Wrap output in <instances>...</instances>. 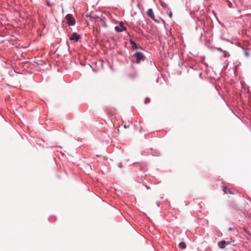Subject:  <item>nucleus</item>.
Instances as JSON below:
<instances>
[{"instance_id": "obj_1", "label": "nucleus", "mask_w": 251, "mask_h": 251, "mask_svg": "<svg viewBox=\"0 0 251 251\" xmlns=\"http://www.w3.org/2000/svg\"><path fill=\"white\" fill-rule=\"evenodd\" d=\"M130 61L133 64H140L141 62L144 61L146 59L145 54L140 51H136L129 56Z\"/></svg>"}, {"instance_id": "obj_2", "label": "nucleus", "mask_w": 251, "mask_h": 251, "mask_svg": "<svg viewBox=\"0 0 251 251\" xmlns=\"http://www.w3.org/2000/svg\"><path fill=\"white\" fill-rule=\"evenodd\" d=\"M65 20L69 26H73L75 24V20L72 14H68L65 16Z\"/></svg>"}, {"instance_id": "obj_3", "label": "nucleus", "mask_w": 251, "mask_h": 251, "mask_svg": "<svg viewBox=\"0 0 251 251\" xmlns=\"http://www.w3.org/2000/svg\"><path fill=\"white\" fill-rule=\"evenodd\" d=\"M114 29L117 32L119 33L126 31L127 28L124 25V22L121 21L119 22V25H118L115 26Z\"/></svg>"}, {"instance_id": "obj_4", "label": "nucleus", "mask_w": 251, "mask_h": 251, "mask_svg": "<svg viewBox=\"0 0 251 251\" xmlns=\"http://www.w3.org/2000/svg\"><path fill=\"white\" fill-rule=\"evenodd\" d=\"M81 36L77 32H74L69 37V39L74 43L77 42L80 39H81Z\"/></svg>"}, {"instance_id": "obj_5", "label": "nucleus", "mask_w": 251, "mask_h": 251, "mask_svg": "<svg viewBox=\"0 0 251 251\" xmlns=\"http://www.w3.org/2000/svg\"><path fill=\"white\" fill-rule=\"evenodd\" d=\"M129 43L131 45V49L132 50L143 49V48L140 45H137L132 39H129Z\"/></svg>"}, {"instance_id": "obj_6", "label": "nucleus", "mask_w": 251, "mask_h": 251, "mask_svg": "<svg viewBox=\"0 0 251 251\" xmlns=\"http://www.w3.org/2000/svg\"><path fill=\"white\" fill-rule=\"evenodd\" d=\"M93 18L95 19L96 17H93ZM97 18L99 19L98 22L100 23L101 25L103 26L104 27H107V25L105 22L106 17L104 15L101 14L100 17L97 16Z\"/></svg>"}, {"instance_id": "obj_7", "label": "nucleus", "mask_w": 251, "mask_h": 251, "mask_svg": "<svg viewBox=\"0 0 251 251\" xmlns=\"http://www.w3.org/2000/svg\"><path fill=\"white\" fill-rule=\"evenodd\" d=\"M228 245H229V242L225 240H222L218 243V247L222 249H224Z\"/></svg>"}, {"instance_id": "obj_8", "label": "nucleus", "mask_w": 251, "mask_h": 251, "mask_svg": "<svg viewBox=\"0 0 251 251\" xmlns=\"http://www.w3.org/2000/svg\"><path fill=\"white\" fill-rule=\"evenodd\" d=\"M159 2L163 9L168 10L169 9L168 5L164 1L162 0H159Z\"/></svg>"}, {"instance_id": "obj_9", "label": "nucleus", "mask_w": 251, "mask_h": 251, "mask_svg": "<svg viewBox=\"0 0 251 251\" xmlns=\"http://www.w3.org/2000/svg\"><path fill=\"white\" fill-rule=\"evenodd\" d=\"M147 15L151 18H154V13L151 8H149L147 12Z\"/></svg>"}, {"instance_id": "obj_10", "label": "nucleus", "mask_w": 251, "mask_h": 251, "mask_svg": "<svg viewBox=\"0 0 251 251\" xmlns=\"http://www.w3.org/2000/svg\"><path fill=\"white\" fill-rule=\"evenodd\" d=\"M178 246L181 249H185L186 248V244L184 242H181L179 243Z\"/></svg>"}, {"instance_id": "obj_11", "label": "nucleus", "mask_w": 251, "mask_h": 251, "mask_svg": "<svg viewBox=\"0 0 251 251\" xmlns=\"http://www.w3.org/2000/svg\"><path fill=\"white\" fill-rule=\"evenodd\" d=\"M223 191L226 194H233L231 190H230L228 188H227L226 187H224Z\"/></svg>"}, {"instance_id": "obj_12", "label": "nucleus", "mask_w": 251, "mask_h": 251, "mask_svg": "<svg viewBox=\"0 0 251 251\" xmlns=\"http://www.w3.org/2000/svg\"><path fill=\"white\" fill-rule=\"evenodd\" d=\"M224 54L223 55V57L224 58H227L230 56V54L226 50H224Z\"/></svg>"}, {"instance_id": "obj_13", "label": "nucleus", "mask_w": 251, "mask_h": 251, "mask_svg": "<svg viewBox=\"0 0 251 251\" xmlns=\"http://www.w3.org/2000/svg\"><path fill=\"white\" fill-rule=\"evenodd\" d=\"M56 217H55L54 216H50L49 218V221L50 222H52L53 221H55L56 220Z\"/></svg>"}, {"instance_id": "obj_14", "label": "nucleus", "mask_w": 251, "mask_h": 251, "mask_svg": "<svg viewBox=\"0 0 251 251\" xmlns=\"http://www.w3.org/2000/svg\"><path fill=\"white\" fill-rule=\"evenodd\" d=\"M244 53L245 55L247 57H249L250 56V53L247 50L244 49Z\"/></svg>"}, {"instance_id": "obj_15", "label": "nucleus", "mask_w": 251, "mask_h": 251, "mask_svg": "<svg viewBox=\"0 0 251 251\" xmlns=\"http://www.w3.org/2000/svg\"><path fill=\"white\" fill-rule=\"evenodd\" d=\"M167 13H168V15H169V17L171 18L172 17V16H173V13H172V12L170 10V9H169V10L168 9V10H167Z\"/></svg>"}, {"instance_id": "obj_16", "label": "nucleus", "mask_w": 251, "mask_h": 251, "mask_svg": "<svg viewBox=\"0 0 251 251\" xmlns=\"http://www.w3.org/2000/svg\"><path fill=\"white\" fill-rule=\"evenodd\" d=\"M150 101H151L150 99L148 97H147L145 100L144 102L145 104H147L148 103L150 102Z\"/></svg>"}, {"instance_id": "obj_17", "label": "nucleus", "mask_w": 251, "mask_h": 251, "mask_svg": "<svg viewBox=\"0 0 251 251\" xmlns=\"http://www.w3.org/2000/svg\"><path fill=\"white\" fill-rule=\"evenodd\" d=\"M212 13L214 15V16H215V17L216 18V20L218 21V22L219 23H220V21L217 16V14H216V12L212 10Z\"/></svg>"}, {"instance_id": "obj_18", "label": "nucleus", "mask_w": 251, "mask_h": 251, "mask_svg": "<svg viewBox=\"0 0 251 251\" xmlns=\"http://www.w3.org/2000/svg\"><path fill=\"white\" fill-rule=\"evenodd\" d=\"M199 11V9L194 11V12H192L190 11V14L191 16V17H193V15L195 14L196 12H197Z\"/></svg>"}, {"instance_id": "obj_19", "label": "nucleus", "mask_w": 251, "mask_h": 251, "mask_svg": "<svg viewBox=\"0 0 251 251\" xmlns=\"http://www.w3.org/2000/svg\"><path fill=\"white\" fill-rule=\"evenodd\" d=\"M226 2H228V5L229 7H231L232 6V3L229 0H225Z\"/></svg>"}, {"instance_id": "obj_20", "label": "nucleus", "mask_w": 251, "mask_h": 251, "mask_svg": "<svg viewBox=\"0 0 251 251\" xmlns=\"http://www.w3.org/2000/svg\"><path fill=\"white\" fill-rule=\"evenodd\" d=\"M244 231H245V232L248 234L249 235H250V236H251V233L250 231H249L248 230H247V229H244Z\"/></svg>"}, {"instance_id": "obj_21", "label": "nucleus", "mask_w": 251, "mask_h": 251, "mask_svg": "<svg viewBox=\"0 0 251 251\" xmlns=\"http://www.w3.org/2000/svg\"><path fill=\"white\" fill-rule=\"evenodd\" d=\"M140 169L142 170H145L146 169H145V164H143L141 165V169Z\"/></svg>"}, {"instance_id": "obj_22", "label": "nucleus", "mask_w": 251, "mask_h": 251, "mask_svg": "<svg viewBox=\"0 0 251 251\" xmlns=\"http://www.w3.org/2000/svg\"><path fill=\"white\" fill-rule=\"evenodd\" d=\"M151 19L157 23H159V21L157 19H156L154 16V18H151Z\"/></svg>"}, {"instance_id": "obj_23", "label": "nucleus", "mask_w": 251, "mask_h": 251, "mask_svg": "<svg viewBox=\"0 0 251 251\" xmlns=\"http://www.w3.org/2000/svg\"><path fill=\"white\" fill-rule=\"evenodd\" d=\"M216 49H217L218 50L221 52H224V50L221 48H215Z\"/></svg>"}, {"instance_id": "obj_24", "label": "nucleus", "mask_w": 251, "mask_h": 251, "mask_svg": "<svg viewBox=\"0 0 251 251\" xmlns=\"http://www.w3.org/2000/svg\"><path fill=\"white\" fill-rule=\"evenodd\" d=\"M127 39L129 41V39H132L129 33H127Z\"/></svg>"}, {"instance_id": "obj_25", "label": "nucleus", "mask_w": 251, "mask_h": 251, "mask_svg": "<svg viewBox=\"0 0 251 251\" xmlns=\"http://www.w3.org/2000/svg\"><path fill=\"white\" fill-rule=\"evenodd\" d=\"M34 64H37L38 65H43L42 62H41L40 63L37 62H34Z\"/></svg>"}, {"instance_id": "obj_26", "label": "nucleus", "mask_w": 251, "mask_h": 251, "mask_svg": "<svg viewBox=\"0 0 251 251\" xmlns=\"http://www.w3.org/2000/svg\"><path fill=\"white\" fill-rule=\"evenodd\" d=\"M156 205H157V206L158 207H159L160 204V201H156Z\"/></svg>"}, {"instance_id": "obj_27", "label": "nucleus", "mask_w": 251, "mask_h": 251, "mask_svg": "<svg viewBox=\"0 0 251 251\" xmlns=\"http://www.w3.org/2000/svg\"><path fill=\"white\" fill-rule=\"evenodd\" d=\"M227 242H229V245L231 243H234V240H233V239H231L230 241H227Z\"/></svg>"}, {"instance_id": "obj_28", "label": "nucleus", "mask_w": 251, "mask_h": 251, "mask_svg": "<svg viewBox=\"0 0 251 251\" xmlns=\"http://www.w3.org/2000/svg\"><path fill=\"white\" fill-rule=\"evenodd\" d=\"M141 21L140 20H139L138 22H137V24L138 25H141Z\"/></svg>"}, {"instance_id": "obj_29", "label": "nucleus", "mask_w": 251, "mask_h": 251, "mask_svg": "<svg viewBox=\"0 0 251 251\" xmlns=\"http://www.w3.org/2000/svg\"><path fill=\"white\" fill-rule=\"evenodd\" d=\"M145 187H146V188L147 189H151L150 187L149 186H148V185H145Z\"/></svg>"}, {"instance_id": "obj_30", "label": "nucleus", "mask_w": 251, "mask_h": 251, "mask_svg": "<svg viewBox=\"0 0 251 251\" xmlns=\"http://www.w3.org/2000/svg\"><path fill=\"white\" fill-rule=\"evenodd\" d=\"M129 125H128V126L125 125V126H124V128H126L128 127H129Z\"/></svg>"}, {"instance_id": "obj_31", "label": "nucleus", "mask_w": 251, "mask_h": 251, "mask_svg": "<svg viewBox=\"0 0 251 251\" xmlns=\"http://www.w3.org/2000/svg\"><path fill=\"white\" fill-rule=\"evenodd\" d=\"M202 36H203V33L201 32L200 39H201L202 37Z\"/></svg>"}, {"instance_id": "obj_32", "label": "nucleus", "mask_w": 251, "mask_h": 251, "mask_svg": "<svg viewBox=\"0 0 251 251\" xmlns=\"http://www.w3.org/2000/svg\"><path fill=\"white\" fill-rule=\"evenodd\" d=\"M161 20H162V22H163V23H164V25H165V24H166V22H165V21L164 20H163V19H161Z\"/></svg>"}, {"instance_id": "obj_33", "label": "nucleus", "mask_w": 251, "mask_h": 251, "mask_svg": "<svg viewBox=\"0 0 251 251\" xmlns=\"http://www.w3.org/2000/svg\"><path fill=\"white\" fill-rule=\"evenodd\" d=\"M201 75H202V73H200V74H199V76H200V77H201Z\"/></svg>"}, {"instance_id": "obj_34", "label": "nucleus", "mask_w": 251, "mask_h": 251, "mask_svg": "<svg viewBox=\"0 0 251 251\" xmlns=\"http://www.w3.org/2000/svg\"><path fill=\"white\" fill-rule=\"evenodd\" d=\"M200 28L201 30H202L203 31H204V28H201L200 27Z\"/></svg>"}, {"instance_id": "obj_35", "label": "nucleus", "mask_w": 251, "mask_h": 251, "mask_svg": "<svg viewBox=\"0 0 251 251\" xmlns=\"http://www.w3.org/2000/svg\"><path fill=\"white\" fill-rule=\"evenodd\" d=\"M47 4H48V5H49V6H50V3H49V2H47Z\"/></svg>"}, {"instance_id": "obj_36", "label": "nucleus", "mask_w": 251, "mask_h": 251, "mask_svg": "<svg viewBox=\"0 0 251 251\" xmlns=\"http://www.w3.org/2000/svg\"><path fill=\"white\" fill-rule=\"evenodd\" d=\"M139 30H140V31H142V30L140 28H139Z\"/></svg>"}, {"instance_id": "obj_37", "label": "nucleus", "mask_w": 251, "mask_h": 251, "mask_svg": "<svg viewBox=\"0 0 251 251\" xmlns=\"http://www.w3.org/2000/svg\"><path fill=\"white\" fill-rule=\"evenodd\" d=\"M87 16L91 18V16L87 15Z\"/></svg>"}, {"instance_id": "obj_38", "label": "nucleus", "mask_w": 251, "mask_h": 251, "mask_svg": "<svg viewBox=\"0 0 251 251\" xmlns=\"http://www.w3.org/2000/svg\"><path fill=\"white\" fill-rule=\"evenodd\" d=\"M198 27H196V30H198Z\"/></svg>"}, {"instance_id": "obj_39", "label": "nucleus", "mask_w": 251, "mask_h": 251, "mask_svg": "<svg viewBox=\"0 0 251 251\" xmlns=\"http://www.w3.org/2000/svg\"><path fill=\"white\" fill-rule=\"evenodd\" d=\"M68 48H70L69 45L68 44Z\"/></svg>"}]
</instances>
